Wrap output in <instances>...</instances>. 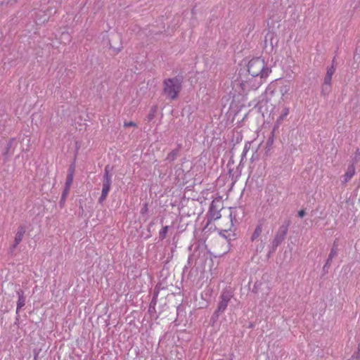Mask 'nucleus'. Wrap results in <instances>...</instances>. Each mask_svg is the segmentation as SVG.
<instances>
[{
    "mask_svg": "<svg viewBox=\"0 0 360 360\" xmlns=\"http://www.w3.org/2000/svg\"><path fill=\"white\" fill-rule=\"evenodd\" d=\"M248 72L251 77L266 79L271 72V69L266 65L264 59L257 57L251 59L248 64Z\"/></svg>",
    "mask_w": 360,
    "mask_h": 360,
    "instance_id": "f257e3e1",
    "label": "nucleus"
},
{
    "mask_svg": "<svg viewBox=\"0 0 360 360\" xmlns=\"http://www.w3.org/2000/svg\"><path fill=\"white\" fill-rule=\"evenodd\" d=\"M162 92L167 99L175 100L182 89V80L178 77L165 79L162 84Z\"/></svg>",
    "mask_w": 360,
    "mask_h": 360,
    "instance_id": "f03ea898",
    "label": "nucleus"
},
{
    "mask_svg": "<svg viewBox=\"0 0 360 360\" xmlns=\"http://www.w3.org/2000/svg\"><path fill=\"white\" fill-rule=\"evenodd\" d=\"M290 223L291 221L290 219H285L279 226L275 237L271 242V252H275L278 246L280 245L285 239Z\"/></svg>",
    "mask_w": 360,
    "mask_h": 360,
    "instance_id": "7ed1b4c3",
    "label": "nucleus"
},
{
    "mask_svg": "<svg viewBox=\"0 0 360 360\" xmlns=\"http://www.w3.org/2000/svg\"><path fill=\"white\" fill-rule=\"evenodd\" d=\"M266 79L259 77L247 76L240 77V86L243 91H248L258 89Z\"/></svg>",
    "mask_w": 360,
    "mask_h": 360,
    "instance_id": "20e7f679",
    "label": "nucleus"
},
{
    "mask_svg": "<svg viewBox=\"0 0 360 360\" xmlns=\"http://www.w3.org/2000/svg\"><path fill=\"white\" fill-rule=\"evenodd\" d=\"M111 167L106 165L104 169V174L102 181L101 195L98 198L99 203L104 202L108 195L112 184V175L110 174Z\"/></svg>",
    "mask_w": 360,
    "mask_h": 360,
    "instance_id": "39448f33",
    "label": "nucleus"
},
{
    "mask_svg": "<svg viewBox=\"0 0 360 360\" xmlns=\"http://www.w3.org/2000/svg\"><path fill=\"white\" fill-rule=\"evenodd\" d=\"M233 297L232 293L229 290H223L220 295V301L219 302L218 307L215 310L214 314L217 316H219L220 314L223 313Z\"/></svg>",
    "mask_w": 360,
    "mask_h": 360,
    "instance_id": "423d86ee",
    "label": "nucleus"
},
{
    "mask_svg": "<svg viewBox=\"0 0 360 360\" xmlns=\"http://www.w3.org/2000/svg\"><path fill=\"white\" fill-rule=\"evenodd\" d=\"M223 208V203L220 199L216 198L211 202L209 209V214L212 219L217 220L221 217V210Z\"/></svg>",
    "mask_w": 360,
    "mask_h": 360,
    "instance_id": "0eeeda50",
    "label": "nucleus"
},
{
    "mask_svg": "<svg viewBox=\"0 0 360 360\" xmlns=\"http://www.w3.org/2000/svg\"><path fill=\"white\" fill-rule=\"evenodd\" d=\"M26 228L25 225H20L18 228V231L16 232L15 239H14V243L12 245V250H15L17 246L20 244V243L22 241L24 234L25 233Z\"/></svg>",
    "mask_w": 360,
    "mask_h": 360,
    "instance_id": "6e6552de",
    "label": "nucleus"
},
{
    "mask_svg": "<svg viewBox=\"0 0 360 360\" xmlns=\"http://www.w3.org/2000/svg\"><path fill=\"white\" fill-rule=\"evenodd\" d=\"M181 148L182 145L181 143H178L177 148L169 153L165 160L169 162H174L179 156Z\"/></svg>",
    "mask_w": 360,
    "mask_h": 360,
    "instance_id": "1a4fd4ad",
    "label": "nucleus"
},
{
    "mask_svg": "<svg viewBox=\"0 0 360 360\" xmlns=\"http://www.w3.org/2000/svg\"><path fill=\"white\" fill-rule=\"evenodd\" d=\"M16 144L17 143H16L15 139L12 138L11 139H9V141H8V143L6 144L5 152L3 153L4 155L7 158L8 155L13 154L14 152L15 148L16 147Z\"/></svg>",
    "mask_w": 360,
    "mask_h": 360,
    "instance_id": "9d476101",
    "label": "nucleus"
},
{
    "mask_svg": "<svg viewBox=\"0 0 360 360\" xmlns=\"http://www.w3.org/2000/svg\"><path fill=\"white\" fill-rule=\"evenodd\" d=\"M16 294L18 297L17 302L16 314H18L19 310L25 305V297L24 296V292L22 290L19 289L16 291Z\"/></svg>",
    "mask_w": 360,
    "mask_h": 360,
    "instance_id": "9b49d317",
    "label": "nucleus"
},
{
    "mask_svg": "<svg viewBox=\"0 0 360 360\" xmlns=\"http://www.w3.org/2000/svg\"><path fill=\"white\" fill-rule=\"evenodd\" d=\"M355 173L356 169L354 163H352L348 166L347 171L344 175V180L342 182L344 184L348 182L354 176Z\"/></svg>",
    "mask_w": 360,
    "mask_h": 360,
    "instance_id": "f8f14e48",
    "label": "nucleus"
},
{
    "mask_svg": "<svg viewBox=\"0 0 360 360\" xmlns=\"http://www.w3.org/2000/svg\"><path fill=\"white\" fill-rule=\"evenodd\" d=\"M332 77L326 75L325 76L323 84L322 86V92L325 93L326 91H328L330 88Z\"/></svg>",
    "mask_w": 360,
    "mask_h": 360,
    "instance_id": "ddd939ff",
    "label": "nucleus"
},
{
    "mask_svg": "<svg viewBox=\"0 0 360 360\" xmlns=\"http://www.w3.org/2000/svg\"><path fill=\"white\" fill-rule=\"evenodd\" d=\"M262 232V224L260 223L257 225V226L250 238L251 241H254L255 240H256L260 236Z\"/></svg>",
    "mask_w": 360,
    "mask_h": 360,
    "instance_id": "4468645a",
    "label": "nucleus"
},
{
    "mask_svg": "<svg viewBox=\"0 0 360 360\" xmlns=\"http://www.w3.org/2000/svg\"><path fill=\"white\" fill-rule=\"evenodd\" d=\"M338 255V251L335 248H331L328 257L326 262V266H330L333 259Z\"/></svg>",
    "mask_w": 360,
    "mask_h": 360,
    "instance_id": "2eb2a0df",
    "label": "nucleus"
},
{
    "mask_svg": "<svg viewBox=\"0 0 360 360\" xmlns=\"http://www.w3.org/2000/svg\"><path fill=\"white\" fill-rule=\"evenodd\" d=\"M289 114V108L285 107L282 110L280 116L277 119V124H281Z\"/></svg>",
    "mask_w": 360,
    "mask_h": 360,
    "instance_id": "dca6fc26",
    "label": "nucleus"
},
{
    "mask_svg": "<svg viewBox=\"0 0 360 360\" xmlns=\"http://www.w3.org/2000/svg\"><path fill=\"white\" fill-rule=\"evenodd\" d=\"M250 148V143H246L245 146H244L242 155H241V160H240V164H241L243 162V160L246 158L247 153L248 152Z\"/></svg>",
    "mask_w": 360,
    "mask_h": 360,
    "instance_id": "f3484780",
    "label": "nucleus"
},
{
    "mask_svg": "<svg viewBox=\"0 0 360 360\" xmlns=\"http://www.w3.org/2000/svg\"><path fill=\"white\" fill-rule=\"evenodd\" d=\"M73 177L74 176H71V174H68L67 175V178H66V181H65V185L64 189H67V190L70 191V186H71V185L72 184V181H73Z\"/></svg>",
    "mask_w": 360,
    "mask_h": 360,
    "instance_id": "a211bd4d",
    "label": "nucleus"
},
{
    "mask_svg": "<svg viewBox=\"0 0 360 360\" xmlns=\"http://www.w3.org/2000/svg\"><path fill=\"white\" fill-rule=\"evenodd\" d=\"M335 58H333V61H332V65L330 67H328L327 68V71H326V75H328V76H333V74L335 73Z\"/></svg>",
    "mask_w": 360,
    "mask_h": 360,
    "instance_id": "6ab92c4d",
    "label": "nucleus"
},
{
    "mask_svg": "<svg viewBox=\"0 0 360 360\" xmlns=\"http://www.w3.org/2000/svg\"><path fill=\"white\" fill-rule=\"evenodd\" d=\"M168 229H169V226H165L162 227V229L160 231L159 236L161 240H163L166 238Z\"/></svg>",
    "mask_w": 360,
    "mask_h": 360,
    "instance_id": "aec40b11",
    "label": "nucleus"
},
{
    "mask_svg": "<svg viewBox=\"0 0 360 360\" xmlns=\"http://www.w3.org/2000/svg\"><path fill=\"white\" fill-rule=\"evenodd\" d=\"M290 91V86L289 85H284L281 87L280 92L281 95L283 96L285 94H287Z\"/></svg>",
    "mask_w": 360,
    "mask_h": 360,
    "instance_id": "412c9836",
    "label": "nucleus"
},
{
    "mask_svg": "<svg viewBox=\"0 0 360 360\" xmlns=\"http://www.w3.org/2000/svg\"><path fill=\"white\" fill-rule=\"evenodd\" d=\"M69 190H67V189H64L63 193H62V195H61V198H60V203L62 205L65 202V200H66V198L69 193Z\"/></svg>",
    "mask_w": 360,
    "mask_h": 360,
    "instance_id": "4be33fe9",
    "label": "nucleus"
},
{
    "mask_svg": "<svg viewBox=\"0 0 360 360\" xmlns=\"http://www.w3.org/2000/svg\"><path fill=\"white\" fill-rule=\"evenodd\" d=\"M155 108H153L148 115H147V120L148 122L153 120L155 117Z\"/></svg>",
    "mask_w": 360,
    "mask_h": 360,
    "instance_id": "5701e85b",
    "label": "nucleus"
},
{
    "mask_svg": "<svg viewBox=\"0 0 360 360\" xmlns=\"http://www.w3.org/2000/svg\"><path fill=\"white\" fill-rule=\"evenodd\" d=\"M353 359H356V360H360V342L358 345V351L353 354Z\"/></svg>",
    "mask_w": 360,
    "mask_h": 360,
    "instance_id": "b1692460",
    "label": "nucleus"
},
{
    "mask_svg": "<svg viewBox=\"0 0 360 360\" xmlns=\"http://www.w3.org/2000/svg\"><path fill=\"white\" fill-rule=\"evenodd\" d=\"M148 204L144 203L141 210V214H146L148 212Z\"/></svg>",
    "mask_w": 360,
    "mask_h": 360,
    "instance_id": "393cba45",
    "label": "nucleus"
},
{
    "mask_svg": "<svg viewBox=\"0 0 360 360\" xmlns=\"http://www.w3.org/2000/svg\"><path fill=\"white\" fill-rule=\"evenodd\" d=\"M74 172H75V165H72L70 166V167L68 169V174H71V176H74Z\"/></svg>",
    "mask_w": 360,
    "mask_h": 360,
    "instance_id": "a878e982",
    "label": "nucleus"
},
{
    "mask_svg": "<svg viewBox=\"0 0 360 360\" xmlns=\"http://www.w3.org/2000/svg\"><path fill=\"white\" fill-rule=\"evenodd\" d=\"M359 159H360V149L357 148L356 150L355 156H354L355 162H357Z\"/></svg>",
    "mask_w": 360,
    "mask_h": 360,
    "instance_id": "bb28decb",
    "label": "nucleus"
},
{
    "mask_svg": "<svg viewBox=\"0 0 360 360\" xmlns=\"http://www.w3.org/2000/svg\"><path fill=\"white\" fill-rule=\"evenodd\" d=\"M136 124L134 122H124V127H136Z\"/></svg>",
    "mask_w": 360,
    "mask_h": 360,
    "instance_id": "cd10ccee",
    "label": "nucleus"
},
{
    "mask_svg": "<svg viewBox=\"0 0 360 360\" xmlns=\"http://www.w3.org/2000/svg\"><path fill=\"white\" fill-rule=\"evenodd\" d=\"M264 247V245L261 243L259 245H258L256 248L257 252H261Z\"/></svg>",
    "mask_w": 360,
    "mask_h": 360,
    "instance_id": "c85d7f7f",
    "label": "nucleus"
},
{
    "mask_svg": "<svg viewBox=\"0 0 360 360\" xmlns=\"http://www.w3.org/2000/svg\"><path fill=\"white\" fill-rule=\"evenodd\" d=\"M305 212L304 210H301L298 212V216L301 218H302L305 215Z\"/></svg>",
    "mask_w": 360,
    "mask_h": 360,
    "instance_id": "c756f323",
    "label": "nucleus"
},
{
    "mask_svg": "<svg viewBox=\"0 0 360 360\" xmlns=\"http://www.w3.org/2000/svg\"><path fill=\"white\" fill-rule=\"evenodd\" d=\"M330 267V266H326V264H324L323 267V271L324 272H328V269Z\"/></svg>",
    "mask_w": 360,
    "mask_h": 360,
    "instance_id": "7c9ffc66",
    "label": "nucleus"
},
{
    "mask_svg": "<svg viewBox=\"0 0 360 360\" xmlns=\"http://www.w3.org/2000/svg\"><path fill=\"white\" fill-rule=\"evenodd\" d=\"M332 248H335V250L338 251V243H336V241L333 243Z\"/></svg>",
    "mask_w": 360,
    "mask_h": 360,
    "instance_id": "2f4dec72",
    "label": "nucleus"
},
{
    "mask_svg": "<svg viewBox=\"0 0 360 360\" xmlns=\"http://www.w3.org/2000/svg\"><path fill=\"white\" fill-rule=\"evenodd\" d=\"M230 217H231V218H232V212H231Z\"/></svg>",
    "mask_w": 360,
    "mask_h": 360,
    "instance_id": "473e14b6",
    "label": "nucleus"
}]
</instances>
